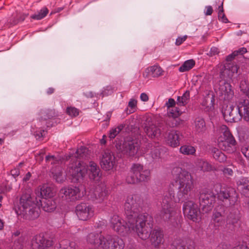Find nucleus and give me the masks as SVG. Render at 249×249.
<instances>
[{"label": "nucleus", "mask_w": 249, "mask_h": 249, "mask_svg": "<svg viewBox=\"0 0 249 249\" xmlns=\"http://www.w3.org/2000/svg\"><path fill=\"white\" fill-rule=\"evenodd\" d=\"M173 172L176 173V182L179 184L178 198H175L174 186H170L168 191L164 194L161 202L160 216L165 221L173 216L175 211L174 202L186 200L194 188V180L189 172L179 167L174 168Z\"/></svg>", "instance_id": "f257e3e1"}, {"label": "nucleus", "mask_w": 249, "mask_h": 249, "mask_svg": "<svg viewBox=\"0 0 249 249\" xmlns=\"http://www.w3.org/2000/svg\"><path fill=\"white\" fill-rule=\"evenodd\" d=\"M88 149L84 146L78 148L75 153H70L66 156V159L70 160L67 167V173L71 177V182H81L84 179L87 172V168L81 159H86L88 157Z\"/></svg>", "instance_id": "f03ea898"}, {"label": "nucleus", "mask_w": 249, "mask_h": 249, "mask_svg": "<svg viewBox=\"0 0 249 249\" xmlns=\"http://www.w3.org/2000/svg\"><path fill=\"white\" fill-rule=\"evenodd\" d=\"M153 223V218L148 213L141 215V240L149 238L151 246L157 249L163 242V233L159 228L152 231Z\"/></svg>", "instance_id": "7ed1b4c3"}, {"label": "nucleus", "mask_w": 249, "mask_h": 249, "mask_svg": "<svg viewBox=\"0 0 249 249\" xmlns=\"http://www.w3.org/2000/svg\"><path fill=\"white\" fill-rule=\"evenodd\" d=\"M36 201L31 196L29 191L23 193L19 199L17 213L22 215L25 219L34 220L37 218L39 215L40 204L38 201Z\"/></svg>", "instance_id": "20e7f679"}, {"label": "nucleus", "mask_w": 249, "mask_h": 249, "mask_svg": "<svg viewBox=\"0 0 249 249\" xmlns=\"http://www.w3.org/2000/svg\"><path fill=\"white\" fill-rule=\"evenodd\" d=\"M142 121L145 133L152 139L157 138L160 135H162L165 138V136H167L168 133L171 131L169 130L168 125L171 126L168 124L164 125L158 124L157 125L155 117L152 114H146L143 116ZM167 122L168 123V121Z\"/></svg>", "instance_id": "39448f33"}, {"label": "nucleus", "mask_w": 249, "mask_h": 249, "mask_svg": "<svg viewBox=\"0 0 249 249\" xmlns=\"http://www.w3.org/2000/svg\"><path fill=\"white\" fill-rule=\"evenodd\" d=\"M127 219V222L124 223V221L118 215H114L111 218L110 223L112 229L117 233L122 236H126L131 234L133 235L139 236V227L140 222L133 224L130 223Z\"/></svg>", "instance_id": "423d86ee"}, {"label": "nucleus", "mask_w": 249, "mask_h": 249, "mask_svg": "<svg viewBox=\"0 0 249 249\" xmlns=\"http://www.w3.org/2000/svg\"><path fill=\"white\" fill-rule=\"evenodd\" d=\"M127 219V222L124 223V221L118 215H114L111 218L110 223L112 229L117 233L122 236H126L131 234L133 235L139 236V227L140 222L133 224L130 223Z\"/></svg>", "instance_id": "0eeeda50"}, {"label": "nucleus", "mask_w": 249, "mask_h": 249, "mask_svg": "<svg viewBox=\"0 0 249 249\" xmlns=\"http://www.w3.org/2000/svg\"><path fill=\"white\" fill-rule=\"evenodd\" d=\"M127 219V222L124 223V221L118 215H114L111 218L110 223L112 229L117 233L122 236H126L131 234L133 235L139 236V227L140 222L133 224L130 223Z\"/></svg>", "instance_id": "6e6552de"}, {"label": "nucleus", "mask_w": 249, "mask_h": 249, "mask_svg": "<svg viewBox=\"0 0 249 249\" xmlns=\"http://www.w3.org/2000/svg\"><path fill=\"white\" fill-rule=\"evenodd\" d=\"M140 197L138 195H134L128 196L124 203L125 213L131 224H133V222H140Z\"/></svg>", "instance_id": "1a4fd4ad"}, {"label": "nucleus", "mask_w": 249, "mask_h": 249, "mask_svg": "<svg viewBox=\"0 0 249 249\" xmlns=\"http://www.w3.org/2000/svg\"><path fill=\"white\" fill-rule=\"evenodd\" d=\"M220 137L218 139V145L222 150L228 153H232L236 150V142L226 125H222L219 128Z\"/></svg>", "instance_id": "9d476101"}, {"label": "nucleus", "mask_w": 249, "mask_h": 249, "mask_svg": "<svg viewBox=\"0 0 249 249\" xmlns=\"http://www.w3.org/2000/svg\"><path fill=\"white\" fill-rule=\"evenodd\" d=\"M199 204L204 213L211 211L215 201V196L211 191L203 190L199 195Z\"/></svg>", "instance_id": "9b49d317"}, {"label": "nucleus", "mask_w": 249, "mask_h": 249, "mask_svg": "<svg viewBox=\"0 0 249 249\" xmlns=\"http://www.w3.org/2000/svg\"><path fill=\"white\" fill-rule=\"evenodd\" d=\"M217 197L223 202L225 207L234 205L237 200V195L235 190L232 188H222L217 193Z\"/></svg>", "instance_id": "f8f14e48"}, {"label": "nucleus", "mask_w": 249, "mask_h": 249, "mask_svg": "<svg viewBox=\"0 0 249 249\" xmlns=\"http://www.w3.org/2000/svg\"><path fill=\"white\" fill-rule=\"evenodd\" d=\"M214 90L219 96L224 100H230L233 96L234 92L230 83L224 80H221L215 86Z\"/></svg>", "instance_id": "ddd939ff"}, {"label": "nucleus", "mask_w": 249, "mask_h": 249, "mask_svg": "<svg viewBox=\"0 0 249 249\" xmlns=\"http://www.w3.org/2000/svg\"><path fill=\"white\" fill-rule=\"evenodd\" d=\"M183 211L184 215L188 219L194 222H197L200 219V210L197 205L192 201L188 200L184 202Z\"/></svg>", "instance_id": "4468645a"}, {"label": "nucleus", "mask_w": 249, "mask_h": 249, "mask_svg": "<svg viewBox=\"0 0 249 249\" xmlns=\"http://www.w3.org/2000/svg\"><path fill=\"white\" fill-rule=\"evenodd\" d=\"M94 208L92 206L85 203L78 204L75 208V213L79 220L86 221L94 215Z\"/></svg>", "instance_id": "2eb2a0df"}, {"label": "nucleus", "mask_w": 249, "mask_h": 249, "mask_svg": "<svg viewBox=\"0 0 249 249\" xmlns=\"http://www.w3.org/2000/svg\"><path fill=\"white\" fill-rule=\"evenodd\" d=\"M60 195L67 201H74L81 197L79 188L75 186L62 188L60 191Z\"/></svg>", "instance_id": "dca6fc26"}, {"label": "nucleus", "mask_w": 249, "mask_h": 249, "mask_svg": "<svg viewBox=\"0 0 249 249\" xmlns=\"http://www.w3.org/2000/svg\"><path fill=\"white\" fill-rule=\"evenodd\" d=\"M106 239L107 235L104 236L101 231L90 232L86 237V240L88 244L97 246L101 249H104Z\"/></svg>", "instance_id": "f3484780"}, {"label": "nucleus", "mask_w": 249, "mask_h": 249, "mask_svg": "<svg viewBox=\"0 0 249 249\" xmlns=\"http://www.w3.org/2000/svg\"><path fill=\"white\" fill-rule=\"evenodd\" d=\"M53 241L45 238L43 234L36 235L32 242L33 249H54L53 247ZM57 246L54 249H57Z\"/></svg>", "instance_id": "a211bd4d"}, {"label": "nucleus", "mask_w": 249, "mask_h": 249, "mask_svg": "<svg viewBox=\"0 0 249 249\" xmlns=\"http://www.w3.org/2000/svg\"><path fill=\"white\" fill-rule=\"evenodd\" d=\"M222 114L224 119L228 122H236L241 119L237 107H235L233 105H229L224 107Z\"/></svg>", "instance_id": "6ab92c4d"}, {"label": "nucleus", "mask_w": 249, "mask_h": 249, "mask_svg": "<svg viewBox=\"0 0 249 249\" xmlns=\"http://www.w3.org/2000/svg\"><path fill=\"white\" fill-rule=\"evenodd\" d=\"M227 208L224 206H218L215 208L212 216V220L215 230L224 226L225 223V217Z\"/></svg>", "instance_id": "aec40b11"}, {"label": "nucleus", "mask_w": 249, "mask_h": 249, "mask_svg": "<svg viewBox=\"0 0 249 249\" xmlns=\"http://www.w3.org/2000/svg\"><path fill=\"white\" fill-rule=\"evenodd\" d=\"M108 192L106 186L101 183L97 186L92 194L90 195V198L95 203H102L107 199Z\"/></svg>", "instance_id": "412c9836"}, {"label": "nucleus", "mask_w": 249, "mask_h": 249, "mask_svg": "<svg viewBox=\"0 0 249 249\" xmlns=\"http://www.w3.org/2000/svg\"><path fill=\"white\" fill-rule=\"evenodd\" d=\"M125 243L124 240L118 236L107 235V239L104 249H124Z\"/></svg>", "instance_id": "4be33fe9"}, {"label": "nucleus", "mask_w": 249, "mask_h": 249, "mask_svg": "<svg viewBox=\"0 0 249 249\" xmlns=\"http://www.w3.org/2000/svg\"><path fill=\"white\" fill-rule=\"evenodd\" d=\"M139 148V144L136 140H125L121 148V152L124 154L129 156H134L137 153Z\"/></svg>", "instance_id": "5701e85b"}, {"label": "nucleus", "mask_w": 249, "mask_h": 249, "mask_svg": "<svg viewBox=\"0 0 249 249\" xmlns=\"http://www.w3.org/2000/svg\"><path fill=\"white\" fill-rule=\"evenodd\" d=\"M182 113V111L178 107H174L168 109L167 112L168 124L172 127H176L182 124V121L178 117Z\"/></svg>", "instance_id": "b1692460"}, {"label": "nucleus", "mask_w": 249, "mask_h": 249, "mask_svg": "<svg viewBox=\"0 0 249 249\" xmlns=\"http://www.w3.org/2000/svg\"><path fill=\"white\" fill-rule=\"evenodd\" d=\"M239 67L233 64L226 63L222 66L220 71V78L226 81L231 79L235 73L237 72Z\"/></svg>", "instance_id": "393cba45"}, {"label": "nucleus", "mask_w": 249, "mask_h": 249, "mask_svg": "<svg viewBox=\"0 0 249 249\" xmlns=\"http://www.w3.org/2000/svg\"><path fill=\"white\" fill-rule=\"evenodd\" d=\"M115 163V158L109 150H106L102 155L101 161L102 168L106 171L112 169Z\"/></svg>", "instance_id": "a878e982"}, {"label": "nucleus", "mask_w": 249, "mask_h": 249, "mask_svg": "<svg viewBox=\"0 0 249 249\" xmlns=\"http://www.w3.org/2000/svg\"><path fill=\"white\" fill-rule=\"evenodd\" d=\"M236 104L241 119L243 118L245 121L249 122V100L240 99Z\"/></svg>", "instance_id": "bb28decb"}, {"label": "nucleus", "mask_w": 249, "mask_h": 249, "mask_svg": "<svg viewBox=\"0 0 249 249\" xmlns=\"http://www.w3.org/2000/svg\"><path fill=\"white\" fill-rule=\"evenodd\" d=\"M140 164H133L130 173L126 178V181L128 184H135L140 182Z\"/></svg>", "instance_id": "cd10ccee"}, {"label": "nucleus", "mask_w": 249, "mask_h": 249, "mask_svg": "<svg viewBox=\"0 0 249 249\" xmlns=\"http://www.w3.org/2000/svg\"><path fill=\"white\" fill-rule=\"evenodd\" d=\"M173 249H195V243L191 240L175 239L172 243Z\"/></svg>", "instance_id": "c85d7f7f"}, {"label": "nucleus", "mask_w": 249, "mask_h": 249, "mask_svg": "<svg viewBox=\"0 0 249 249\" xmlns=\"http://www.w3.org/2000/svg\"><path fill=\"white\" fill-rule=\"evenodd\" d=\"M163 149L158 146H153L151 143H148L144 150H142L143 154H150L153 159H158L161 157V152Z\"/></svg>", "instance_id": "c756f323"}, {"label": "nucleus", "mask_w": 249, "mask_h": 249, "mask_svg": "<svg viewBox=\"0 0 249 249\" xmlns=\"http://www.w3.org/2000/svg\"><path fill=\"white\" fill-rule=\"evenodd\" d=\"M240 213L238 210L231 209L230 213L227 216L226 226L230 228L231 226H234L240 219Z\"/></svg>", "instance_id": "7c9ffc66"}, {"label": "nucleus", "mask_w": 249, "mask_h": 249, "mask_svg": "<svg viewBox=\"0 0 249 249\" xmlns=\"http://www.w3.org/2000/svg\"><path fill=\"white\" fill-rule=\"evenodd\" d=\"M89 178L95 181H98L101 177V173H100V168L96 163L90 161L89 166Z\"/></svg>", "instance_id": "2f4dec72"}, {"label": "nucleus", "mask_w": 249, "mask_h": 249, "mask_svg": "<svg viewBox=\"0 0 249 249\" xmlns=\"http://www.w3.org/2000/svg\"><path fill=\"white\" fill-rule=\"evenodd\" d=\"M43 210L47 212H53L56 207V203L53 198H46L38 202Z\"/></svg>", "instance_id": "473e14b6"}, {"label": "nucleus", "mask_w": 249, "mask_h": 249, "mask_svg": "<svg viewBox=\"0 0 249 249\" xmlns=\"http://www.w3.org/2000/svg\"><path fill=\"white\" fill-rule=\"evenodd\" d=\"M165 138L167 143L172 147H176L179 145V136L174 130L170 131Z\"/></svg>", "instance_id": "72a5a7b5"}, {"label": "nucleus", "mask_w": 249, "mask_h": 249, "mask_svg": "<svg viewBox=\"0 0 249 249\" xmlns=\"http://www.w3.org/2000/svg\"><path fill=\"white\" fill-rule=\"evenodd\" d=\"M39 193L43 199L53 198L55 193L53 187L47 184H44L41 186Z\"/></svg>", "instance_id": "f704fd0d"}, {"label": "nucleus", "mask_w": 249, "mask_h": 249, "mask_svg": "<svg viewBox=\"0 0 249 249\" xmlns=\"http://www.w3.org/2000/svg\"><path fill=\"white\" fill-rule=\"evenodd\" d=\"M237 189L242 195L249 197V180L241 179L237 182Z\"/></svg>", "instance_id": "c9c22d12"}, {"label": "nucleus", "mask_w": 249, "mask_h": 249, "mask_svg": "<svg viewBox=\"0 0 249 249\" xmlns=\"http://www.w3.org/2000/svg\"><path fill=\"white\" fill-rule=\"evenodd\" d=\"M195 164L197 168L203 172H208L213 170L212 166L202 159H197L195 161Z\"/></svg>", "instance_id": "e433bc0d"}, {"label": "nucleus", "mask_w": 249, "mask_h": 249, "mask_svg": "<svg viewBox=\"0 0 249 249\" xmlns=\"http://www.w3.org/2000/svg\"><path fill=\"white\" fill-rule=\"evenodd\" d=\"M211 154L213 158L220 162H224L226 160L227 157L220 150L215 147L211 149Z\"/></svg>", "instance_id": "4c0bfd02"}, {"label": "nucleus", "mask_w": 249, "mask_h": 249, "mask_svg": "<svg viewBox=\"0 0 249 249\" xmlns=\"http://www.w3.org/2000/svg\"><path fill=\"white\" fill-rule=\"evenodd\" d=\"M52 174L53 179L57 182H62L64 180L62 170L61 167L58 166L55 168L52 169Z\"/></svg>", "instance_id": "58836bf2"}, {"label": "nucleus", "mask_w": 249, "mask_h": 249, "mask_svg": "<svg viewBox=\"0 0 249 249\" xmlns=\"http://www.w3.org/2000/svg\"><path fill=\"white\" fill-rule=\"evenodd\" d=\"M196 130L197 132H202L206 129V124L204 119L202 117H197L195 120Z\"/></svg>", "instance_id": "ea45409f"}, {"label": "nucleus", "mask_w": 249, "mask_h": 249, "mask_svg": "<svg viewBox=\"0 0 249 249\" xmlns=\"http://www.w3.org/2000/svg\"><path fill=\"white\" fill-rule=\"evenodd\" d=\"M190 99V91L186 90L181 96H178L177 102L178 106L183 107L189 102Z\"/></svg>", "instance_id": "a19ab883"}, {"label": "nucleus", "mask_w": 249, "mask_h": 249, "mask_svg": "<svg viewBox=\"0 0 249 249\" xmlns=\"http://www.w3.org/2000/svg\"><path fill=\"white\" fill-rule=\"evenodd\" d=\"M195 65V61L193 59L186 61L179 68L180 72L188 71L191 70Z\"/></svg>", "instance_id": "79ce46f5"}, {"label": "nucleus", "mask_w": 249, "mask_h": 249, "mask_svg": "<svg viewBox=\"0 0 249 249\" xmlns=\"http://www.w3.org/2000/svg\"><path fill=\"white\" fill-rule=\"evenodd\" d=\"M46 162H50L53 165H59L62 162V160L60 156L55 157L54 156L48 155L45 158Z\"/></svg>", "instance_id": "37998d69"}, {"label": "nucleus", "mask_w": 249, "mask_h": 249, "mask_svg": "<svg viewBox=\"0 0 249 249\" xmlns=\"http://www.w3.org/2000/svg\"><path fill=\"white\" fill-rule=\"evenodd\" d=\"M49 10L46 7H43L38 13L31 16V18L34 19L40 20L44 18L48 13Z\"/></svg>", "instance_id": "c03bdc74"}, {"label": "nucleus", "mask_w": 249, "mask_h": 249, "mask_svg": "<svg viewBox=\"0 0 249 249\" xmlns=\"http://www.w3.org/2000/svg\"><path fill=\"white\" fill-rule=\"evenodd\" d=\"M180 152L184 155H194L196 152V149L192 146L185 145L180 147Z\"/></svg>", "instance_id": "a18cd8bd"}, {"label": "nucleus", "mask_w": 249, "mask_h": 249, "mask_svg": "<svg viewBox=\"0 0 249 249\" xmlns=\"http://www.w3.org/2000/svg\"><path fill=\"white\" fill-rule=\"evenodd\" d=\"M149 67L150 69L151 77H157L162 74L163 71L160 66L155 65Z\"/></svg>", "instance_id": "49530a36"}, {"label": "nucleus", "mask_w": 249, "mask_h": 249, "mask_svg": "<svg viewBox=\"0 0 249 249\" xmlns=\"http://www.w3.org/2000/svg\"><path fill=\"white\" fill-rule=\"evenodd\" d=\"M241 91L249 99V84L246 80H242L240 84Z\"/></svg>", "instance_id": "de8ad7c7"}, {"label": "nucleus", "mask_w": 249, "mask_h": 249, "mask_svg": "<svg viewBox=\"0 0 249 249\" xmlns=\"http://www.w3.org/2000/svg\"><path fill=\"white\" fill-rule=\"evenodd\" d=\"M124 127V125L123 124H120L117 127L110 129L109 132V138L110 139H114L122 131Z\"/></svg>", "instance_id": "09e8293b"}, {"label": "nucleus", "mask_w": 249, "mask_h": 249, "mask_svg": "<svg viewBox=\"0 0 249 249\" xmlns=\"http://www.w3.org/2000/svg\"><path fill=\"white\" fill-rule=\"evenodd\" d=\"M56 116L57 114L55 110L53 109H50L45 111L43 113V115L41 116V118L44 120H46L47 119H52Z\"/></svg>", "instance_id": "8fccbe9b"}, {"label": "nucleus", "mask_w": 249, "mask_h": 249, "mask_svg": "<svg viewBox=\"0 0 249 249\" xmlns=\"http://www.w3.org/2000/svg\"><path fill=\"white\" fill-rule=\"evenodd\" d=\"M57 249H79V246L75 242H70L68 244L62 246V244H59L57 247Z\"/></svg>", "instance_id": "3c124183"}, {"label": "nucleus", "mask_w": 249, "mask_h": 249, "mask_svg": "<svg viewBox=\"0 0 249 249\" xmlns=\"http://www.w3.org/2000/svg\"><path fill=\"white\" fill-rule=\"evenodd\" d=\"M66 113L71 117H76L79 115V110L74 107H70L67 108Z\"/></svg>", "instance_id": "603ef678"}, {"label": "nucleus", "mask_w": 249, "mask_h": 249, "mask_svg": "<svg viewBox=\"0 0 249 249\" xmlns=\"http://www.w3.org/2000/svg\"><path fill=\"white\" fill-rule=\"evenodd\" d=\"M219 11L218 16L219 19L221 20V21L224 23H227L228 22V19L223 13V3H222L221 6H219Z\"/></svg>", "instance_id": "864d4df0"}, {"label": "nucleus", "mask_w": 249, "mask_h": 249, "mask_svg": "<svg viewBox=\"0 0 249 249\" xmlns=\"http://www.w3.org/2000/svg\"><path fill=\"white\" fill-rule=\"evenodd\" d=\"M214 103V98L213 96L212 97L207 96L205 99V105L207 106L210 108L213 107Z\"/></svg>", "instance_id": "5fc2aeb1"}, {"label": "nucleus", "mask_w": 249, "mask_h": 249, "mask_svg": "<svg viewBox=\"0 0 249 249\" xmlns=\"http://www.w3.org/2000/svg\"><path fill=\"white\" fill-rule=\"evenodd\" d=\"M46 153L45 149H41L36 156V159L37 161L41 162L43 160V156Z\"/></svg>", "instance_id": "6e6d98bb"}, {"label": "nucleus", "mask_w": 249, "mask_h": 249, "mask_svg": "<svg viewBox=\"0 0 249 249\" xmlns=\"http://www.w3.org/2000/svg\"><path fill=\"white\" fill-rule=\"evenodd\" d=\"M150 171L145 170L141 173V181H147L150 179Z\"/></svg>", "instance_id": "4d7b16f0"}, {"label": "nucleus", "mask_w": 249, "mask_h": 249, "mask_svg": "<svg viewBox=\"0 0 249 249\" xmlns=\"http://www.w3.org/2000/svg\"><path fill=\"white\" fill-rule=\"evenodd\" d=\"M18 22L19 21L18 19H15V18H13L8 19L7 22L5 23L4 26L8 28H10L11 27L13 26L18 24Z\"/></svg>", "instance_id": "13d9d810"}, {"label": "nucleus", "mask_w": 249, "mask_h": 249, "mask_svg": "<svg viewBox=\"0 0 249 249\" xmlns=\"http://www.w3.org/2000/svg\"><path fill=\"white\" fill-rule=\"evenodd\" d=\"M137 101L134 99H131L128 103V107H129L131 109L129 110V113H132L134 112Z\"/></svg>", "instance_id": "bf43d9fd"}, {"label": "nucleus", "mask_w": 249, "mask_h": 249, "mask_svg": "<svg viewBox=\"0 0 249 249\" xmlns=\"http://www.w3.org/2000/svg\"><path fill=\"white\" fill-rule=\"evenodd\" d=\"M114 90V88L110 85H108L106 87L103 91L104 94L108 95L113 92Z\"/></svg>", "instance_id": "052dcab7"}, {"label": "nucleus", "mask_w": 249, "mask_h": 249, "mask_svg": "<svg viewBox=\"0 0 249 249\" xmlns=\"http://www.w3.org/2000/svg\"><path fill=\"white\" fill-rule=\"evenodd\" d=\"M177 105V102L175 101L174 99L170 98L168 99L167 102H166L165 106L167 107L168 109L171 108V107H173L176 106Z\"/></svg>", "instance_id": "680f3d73"}, {"label": "nucleus", "mask_w": 249, "mask_h": 249, "mask_svg": "<svg viewBox=\"0 0 249 249\" xmlns=\"http://www.w3.org/2000/svg\"><path fill=\"white\" fill-rule=\"evenodd\" d=\"M241 152L244 156L249 159V146H244L241 148Z\"/></svg>", "instance_id": "e2e57ef3"}, {"label": "nucleus", "mask_w": 249, "mask_h": 249, "mask_svg": "<svg viewBox=\"0 0 249 249\" xmlns=\"http://www.w3.org/2000/svg\"><path fill=\"white\" fill-rule=\"evenodd\" d=\"M187 38V36H184L183 37H178L176 41V44L178 46L181 45Z\"/></svg>", "instance_id": "0e129e2a"}, {"label": "nucleus", "mask_w": 249, "mask_h": 249, "mask_svg": "<svg viewBox=\"0 0 249 249\" xmlns=\"http://www.w3.org/2000/svg\"><path fill=\"white\" fill-rule=\"evenodd\" d=\"M223 174L225 176H231L233 174V171L231 169L229 168H224L222 169Z\"/></svg>", "instance_id": "69168bd1"}, {"label": "nucleus", "mask_w": 249, "mask_h": 249, "mask_svg": "<svg viewBox=\"0 0 249 249\" xmlns=\"http://www.w3.org/2000/svg\"><path fill=\"white\" fill-rule=\"evenodd\" d=\"M143 76L144 78H149L151 76L150 67L147 68L143 73Z\"/></svg>", "instance_id": "338daca9"}, {"label": "nucleus", "mask_w": 249, "mask_h": 249, "mask_svg": "<svg viewBox=\"0 0 249 249\" xmlns=\"http://www.w3.org/2000/svg\"><path fill=\"white\" fill-rule=\"evenodd\" d=\"M216 249H230V247L228 244L221 243L217 247Z\"/></svg>", "instance_id": "774afa93"}]
</instances>
